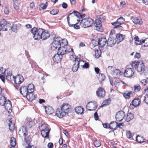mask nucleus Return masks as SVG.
Returning a JSON list of instances; mask_svg holds the SVG:
<instances>
[{"instance_id":"1","label":"nucleus","mask_w":148,"mask_h":148,"mask_svg":"<svg viewBox=\"0 0 148 148\" xmlns=\"http://www.w3.org/2000/svg\"><path fill=\"white\" fill-rule=\"evenodd\" d=\"M71 111V106L68 103H64L62 105L60 109H57L56 115L60 118H62Z\"/></svg>"},{"instance_id":"2","label":"nucleus","mask_w":148,"mask_h":148,"mask_svg":"<svg viewBox=\"0 0 148 148\" xmlns=\"http://www.w3.org/2000/svg\"><path fill=\"white\" fill-rule=\"evenodd\" d=\"M131 66L133 69H134L138 72H143L144 73H145V65L143 63L134 61L132 63Z\"/></svg>"},{"instance_id":"3","label":"nucleus","mask_w":148,"mask_h":148,"mask_svg":"<svg viewBox=\"0 0 148 148\" xmlns=\"http://www.w3.org/2000/svg\"><path fill=\"white\" fill-rule=\"evenodd\" d=\"M93 20L90 18L82 19L80 22V25L82 27L86 28L91 27L93 23Z\"/></svg>"},{"instance_id":"4","label":"nucleus","mask_w":148,"mask_h":148,"mask_svg":"<svg viewBox=\"0 0 148 148\" xmlns=\"http://www.w3.org/2000/svg\"><path fill=\"white\" fill-rule=\"evenodd\" d=\"M31 32L32 34L33 37L35 40L40 39L41 34L42 32V29H37L36 27H34L31 30Z\"/></svg>"},{"instance_id":"5","label":"nucleus","mask_w":148,"mask_h":148,"mask_svg":"<svg viewBox=\"0 0 148 148\" xmlns=\"http://www.w3.org/2000/svg\"><path fill=\"white\" fill-rule=\"evenodd\" d=\"M125 21V19L123 17H120L116 21L111 23L112 25L114 26V28H117L119 30H122L124 27L121 25L123 24Z\"/></svg>"},{"instance_id":"6","label":"nucleus","mask_w":148,"mask_h":148,"mask_svg":"<svg viewBox=\"0 0 148 148\" xmlns=\"http://www.w3.org/2000/svg\"><path fill=\"white\" fill-rule=\"evenodd\" d=\"M60 39V38H57L55 39L51 45V48L52 50H55L60 47L61 45Z\"/></svg>"},{"instance_id":"7","label":"nucleus","mask_w":148,"mask_h":148,"mask_svg":"<svg viewBox=\"0 0 148 148\" xmlns=\"http://www.w3.org/2000/svg\"><path fill=\"white\" fill-rule=\"evenodd\" d=\"M97 107V103L95 101H91L88 103L86 108L88 110L92 111L95 110Z\"/></svg>"},{"instance_id":"8","label":"nucleus","mask_w":148,"mask_h":148,"mask_svg":"<svg viewBox=\"0 0 148 148\" xmlns=\"http://www.w3.org/2000/svg\"><path fill=\"white\" fill-rule=\"evenodd\" d=\"M140 103V99L138 98H135L131 103L129 107L131 109H133L139 106Z\"/></svg>"},{"instance_id":"9","label":"nucleus","mask_w":148,"mask_h":148,"mask_svg":"<svg viewBox=\"0 0 148 148\" xmlns=\"http://www.w3.org/2000/svg\"><path fill=\"white\" fill-rule=\"evenodd\" d=\"M112 32H111L110 37L108 38L107 41L108 46L110 47H112L114 46L116 42V39L114 37H112Z\"/></svg>"},{"instance_id":"10","label":"nucleus","mask_w":148,"mask_h":148,"mask_svg":"<svg viewBox=\"0 0 148 148\" xmlns=\"http://www.w3.org/2000/svg\"><path fill=\"white\" fill-rule=\"evenodd\" d=\"M125 114L124 112L122 110L118 112L116 114V121H120L124 119Z\"/></svg>"},{"instance_id":"11","label":"nucleus","mask_w":148,"mask_h":148,"mask_svg":"<svg viewBox=\"0 0 148 148\" xmlns=\"http://www.w3.org/2000/svg\"><path fill=\"white\" fill-rule=\"evenodd\" d=\"M134 70L131 68L126 69L124 72V75L127 77H132L134 74Z\"/></svg>"},{"instance_id":"12","label":"nucleus","mask_w":148,"mask_h":148,"mask_svg":"<svg viewBox=\"0 0 148 148\" xmlns=\"http://www.w3.org/2000/svg\"><path fill=\"white\" fill-rule=\"evenodd\" d=\"M18 134L20 137H25L27 135V129L26 127L24 126H22L19 129L18 132Z\"/></svg>"},{"instance_id":"13","label":"nucleus","mask_w":148,"mask_h":148,"mask_svg":"<svg viewBox=\"0 0 148 148\" xmlns=\"http://www.w3.org/2000/svg\"><path fill=\"white\" fill-rule=\"evenodd\" d=\"M95 21V23L94 24V29L99 31L102 32L103 30V28L102 27L100 20L99 19H96Z\"/></svg>"},{"instance_id":"14","label":"nucleus","mask_w":148,"mask_h":148,"mask_svg":"<svg viewBox=\"0 0 148 148\" xmlns=\"http://www.w3.org/2000/svg\"><path fill=\"white\" fill-rule=\"evenodd\" d=\"M0 24L2 28L3 31H7L9 27L8 25L7 24V21L5 19H3L0 21Z\"/></svg>"},{"instance_id":"15","label":"nucleus","mask_w":148,"mask_h":148,"mask_svg":"<svg viewBox=\"0 0 148 148\" xmlns=\"http://www.w3.org/2000/svg\"><path fill=\"white\" fill-rule=\"evenodd\" d=\"M96 95L100 97H103L105 95V91L103 88L101 87L99 88L96 92Z\"/></svg>"},{"instance_id":"16","label":"nucleus","mask_w":148,"mask_h":148,"mask_svg":"<svg viewBox=\"0 0 148 148\" xmlns=\"http://www.w3.org/2000/svg\"><path fill=\"white\" fill-rule=\"evenodd\" d=\"M14 79L15 83L18 84H21L24 80L23 76L21 75H17Z\"/></svg>"},{"instance_id":"17","label":"nucleus","mask_w":148,"mask_h":148,"mask_svg":"<svg viewBox=\"0 0 148 148\" xmlns=\"http://www.w3.org/2000/svg\"><path fill=\"white\" fill-rule=\"evenodd\" d=\"M98 45L100 47H103L106 43L107 40L104 37L99 38L97 42Z\"/></svg>"},{"instance_id":"18","label":"nucleus","mask_w":148,"mask_h":148,"mask_svg":"<svg viewBox=\"0 0 148 148\" xmlns=\"http://www.w3.org/2000/svg\"><path fill=\"white\" fill-rule=\"evenodd\" d=\"M131 19L133 22L135 24L139 25L142 24V21L140 18L139 17L132 16L131 17Z\"/></svg>"},{"instance_id":"19","label":"nucleus","mask_w":148,"mask_h":148,"mask_svg":"<svg viewBox=\"0 0 148 148\" xmlns=\"http://www.w3.org/2000/svg\"><path fill=\"white\" fill-rule=\"evenodd\" d=\"M10 117L11 116H10L8 117V123L9 130H10L12 131L14 130L15 128V126L14 124L12 122V118H10Z\"/></svg>"},{"instance_id":"20","label":"nucleus","mask_w":148,"mask_h":148,"mask_svg":"<svg viewBox=\"0 0 148 148\" xmlns=\"http://www.w3.org/2000/svg\"><path fill=\"white\" fill-rule=\"evenodd\" d=\"M3 105L5 109L9 113L11 112V108H12V104L10 101L9 100L6 101Z\"/></svg>"},{"instance_id":"21","label":"nucleus","mask_w":148,"mask_h":148,"mask_svg":"<svg viewBox=\"0 0 148 148\" xmlns=\"http://www.w3.org/2000/svg\"><path fill=\"white\" fill-rule=\"evenodd\" d=\"M42 32L40 36L41 37H40V39L45 40L49 37V33L47 32H46L45 29H42Z\"/></svg>"},{"instance_id":"22","label":"nucleus","mask_w":148,"mask_h":148,"mask_svg":"<svg viewBox=\"0 0 148 148\" xmlns=\"http://www.w3.org/2000/svg\"><path fill=\"white\" fill-rule=\"evenodd\" d=\"M26 86H23L20 88V92L24 97H25L29 92Z\"/></svg>"},{"instance_id":"23","label":"nucleus","mask_w":148,"mask_h":148,"mask_svg":"<svg viewBox=\"0 0 148 148\" xmlns=\"http://www.w3.org/2000/svg\"><path fill=\"white\" fill-rule=\"evenodd\" d=\"M62 58V56L57 53L53 57V60L55 62L58 63L60 62Z\"/></svg>"},{"instance_id":"24","label":"nucleus","mask_w":148,"mask_h":148,"mask_svg":"<svg viewBox=\"0 0 148 148\" xmlns=\"http://www.w3.org/2000/svg\"><path fill=\"white\" fill-rule=\"evenodd\" d=\"M67 49L64 47H60L58 49L57 53L62 56L66 53Z\"/></svg>"},{"instance_id":"25","label":"nucleus","mask_w":148,"mask_h":148,"mask_svg":"<svg viewBox=\"0 0 148 148\" xmlns=\"http://www.w3.org/2000/svg\"><path fill=\"white\" fill-rule=\"evenodd\" d=\"M125 37V36L120 34H119L116 35V40L117 43L122 41Z\"/></svg>"},{"instance_id":"26","label":"nucleus","mask_w":148,"mask_h":148,"mask_svg":"<svg viewBox=\"0 0 148 148\" xmlns=\"http://www.w3.org/2000/svg\"><path fill=\"white\" fill-rule=\"evenodd\" d=\"M134 118V114L131 113H128L126 116L124 117V119L127 122H129Z\"/></svg>"},{"instance_id":"27","label":"nucleus","mask_w":148,"mask_h":148,"mask_svg":"<svg viewBox=\"0 0 148 148\" xmlns=\"http://www.w3.org/2000/svg\"><path fill=\"white\" fill-rule=\"evenodd\" d=\"M25 96L26 97L27 99L29 101H32L35 99V97L34 95L33 92H30L29 91Z\"/></svg>"},{"instance_id":"28","label":"nucleus","mask_w":148,"mask_h":148,"mask_svg":"<svg viewBox=\"0 0 148 148\" xmlns=\"http://www.w3.org/2000/svg\"><path fill=\"white\" fill-rule=\"evenodd\" d=\"M117 124L115 121L111 122L109 125V127L112 130H115L117 128Z\"/></svg>"},{"instance_id":"29","label":"nucleus","mask_w":148,"mask_h":148,"mask_svg":"<svg viewBox=\"0 0 148 148\" xmlns=\"http://www.w3.org/2000/svg\"><path fill=\"white\" fill-rule=\"evenodd\" d=\"M45 111L47 114H52L54 112V109L51 107H47L45 106Z\"/></svg>"},{"instance_id":"30","label":"nucleus","mask_w":148,"mask_h":148,"mask_svg":"<svg viewBox=\"0 0 148 148\" xmlns=\"http://www.w3.org/2000/svg\"><path fill=\"white\" fill-rule=\"evenodd\" d=\"M75 111L78 114H82L84 112V108L81 106H78L75 108Z\"/></svg>"},{"instance_id":"31","label":"nucleus","mask_w":148,"mask_h":148,"mask_svg":"<svg viewBox=\"0 0 148 148\" xmlns=\"http://www.w3.org/2000/svg\"><path fill=\"white\" fill-rule=\"evenodd\" d=\"M121 72L120 70L118 69H116L114 70V73L113 74V76L115 78H119V76L120 73Z\"/></svg>"},{"instance_id":"32","label":"nucleus","mask_w":148,"mask_h":148,"mask_svg":"<svg viewBox=\"0 0 148 148\" xmlns=\"http://www.w3.org/2000/svg\"><path fill=\"white\" fill-rule=\"evenodd\" d=\"M50 131L49 130H43L41 131V134L42 137L46 138L48 136L49 132Z\"/></svg>"},{"instance_id":"33","label":"nucleus","mask_w":148,"mask_h":148,"mask_svg":"<svg viewBox=\"0 0 148 148\" xmlns=\"http://www.w3.org/2000/svg\"><path fill=\"white\" fill-rule=\"evenodd\" d=\"M10 143L12 147L10 148H14V147L16 145V140L15 138L13 137L11 138Z\"/></svg>"},{"instance_id":"34","label":"nucleus","mask_w":148,"mask_h":148,"mask_svg":"<svg viewBox=\"0 0 148 148\" xmlns=\"http://www.w3.org/2000/svg\"><path fill=\"white\" fill-rule=\"evenodd\" d=\"M79 59L78 58H75V61L77 62L79 67L80 66L83 68L85 62L84 61L82 60H79Z\"/></svg>"},{"instance_id":"35","label":"nucleus","mask_w":148,"mask_h":148,"mask_svg":"<svg viewBox=\"0 0 148 148\" xmlns=\"http://www.w3.org/2000/svg\"><path fill=\"white\" fill-rule=\"evenodd\" d=\"M105 78L106 77L103 74L100 73L99 74L98 78L100 83H102L104 81Z\"/></svg>"},{"instance_id":"36","label":"nucleus","mask_w":148,"mask_h":148,"mask_svg":"<svg viewBox=\"0 0 148 148\" xmlns=\"http://www.w3.org/2000/svg\"><path fill=\"white\" fill-rule=\"evenodd\" d=\"M136 140L139 143H143L145 141V139L143 137L138 135L136 137Z\"/></svg>"},{"instance_id":"37","label":"nucleus","mask_w":148,"mask_h":148,"mask_svg":"<svg viewBox=\"0 0 148 148\" xmlns=\"http://www.w3.org/2000/svg\"><path fill=\"white\" fill-rule=\"evenodd\" d=\"M71 14H73L74 15L78 17H80L82 18H83L82 16H81V14L79 12L76 11H73V12L70 13V14H69L68 16L69 17V16Z\"/></svg>"},{"instance_id":"38","label":"nucleus","mask_w":148,"mask_h":148,"mask_svg":"<svg viewBox=\"0 0 148 148\" xmlns=\"http://www.w3.org/2000/svg\"><path fill=\"white\" fill-rule=\"evenodd\" d=\"M28 91L30 92H33L34 90V87L33 84H29L28 87H27Z\"/></svg>"},{"instance_id":"39","label":"nucleus","mask_w":148,"mask_h":148,"mask_svg":"<svg viewBox=\"0 0 148 148\" xmlns=\"http://www.w3.org/2000/svg\"><path fill=\"white\" fill-rule=\"evenodd\" d=\"M39 128L41 131L49 130V127H47V125L46 124H42L40 126H39Z\"/></svg>"},{"instance_id":"40","label":"nucleus","mask_w":148,"mask_h":148,"mask_svg":"<svg viewBox=\"0 0 148 148\" xmlns=\"http://www.w3.org/2000/svg\"><path fill=\"white\" fill-rule=\"evenodd\" d=\"M6 77L7 79L10 81L12 80L13 79H14V78L11 73H7V75H6Z\"/></svg>"},{"instance_id":"41","label":"nucleus","mask_w":148,"mask_h":148,"mask_svg":"<svg viewBox=\"0 0 148 148\" xmlns=\"http://www.w3.org/2000/svg\"><path fill=\"white\" fill-rule=\"evenodd\" d=\"M6 101L5 97L0 95V105L3 106Z\"/></svg>"},{"instance_id":"42","label":"nucleus","mask_w":148,"mask_h":148,"mask_svg":"<svg viewBox=\"0 0 148 148\" xmlns=\"http://www.w3.org/2000/svg\"><path fill=\"white\" fill-rule=\"evenodd\" d=\"M134 39L135 40V43L136 45H140L143 43L141 40H139V38L138 36L135 37Z\"/></svg>"},{"instance_id":"43","label":"nucleus","mask_w":148,"mask_h":148,"mask_svg":"<svg viewBox=\"0 0 148 148\" xmlns=\"http://www.w3.org/2000/svg\"><path fill=\"white\" fill-rule=\"evenodd\" d=\"M79 66L77 64V62H75V63L73 65L72 67V70L73 72H75L78 70Z\"/></svg>"},{"instance_id":"44","label":"nucleus","mask_w":148,"mask_h":148,"mask_svg":"<svg viewBox=\"0 0 148 148\" xmlns=\"http://www.w3.org/2000/svg\"><path fill=\"white\" fill-rule=\"evenodd\" d=\"M34 122L33 121H31L27 122L26 125L28 128H30L34 126Z\"/></svg>"},{"instance_id":"45","label":"nucleus","mask_w":148,"mask_h":148,"mask_svg":"<svg viewBox=\"0 0 148 148\" xmlns=\"http://www.w3.org/2000/svg\"><path fill=\"white\" fill-rule=\"evenodd\" d=\"M101 53V51L100 50H96L95 51V56L96 58H99L100 56Z\"/></svg>"},{"instance_id":"46","label":"nucleus","mask_w":148,"mask_h":148,"mask_svg":"<svg viewBox=\"0 0 148 148\" xmlns=\"http://www.w3.org/2000/svg\"><path fill=\"white\" fill-rule=\"evenodd\" d=\"M110 99L105 100L103 102L102 105H101V107H103L104 106L108 105L110 103Z\"/></svg>"},{"instance_id":"47","label":"nucleus","mask_w":148,"mask_h":148,"mask_svg":"<svg viewBox=\"0 0 148 148\" xmlns=\"http://www.w3.org/2000/svg\"><path fill=\"white\" fill-rule=\"evenodd\" d=\"M68 44L67 40L66 39H63L61 40L60 46L64 47L66 45Z\"/></svg>"},{"instance_id":"48","label":"nucleus","mask_w":148,"mask_h":148,"mask_svg":"<svg viewBox=\"0 0 148 148\" xmlns=\"http://www.w3.org/2000/svg\"><path fill=\"white\" fill-rule=\"evenodd\" d=\"M134 89L135 92H139L141 89V87L140 85L137 84L134 85Z\"/></svg>"},{"instance_id":"49","label":"nucleus","mask_w":148,"mask_h":148,"mask_svg":"<svg viewBox=\"0 0 148 148\" xmlns=\"http://www.w3.org/2000/svg\"><path fill=\"white\" fill-rule=\"evenodd\" d=\"M132 92L130 91L129 92H126L123 94V96L127 99H129L130 97V95L132 94Z\"/></svg>"},{"instance_id":"50","label":"nucleus","mask_w":148,"mask_h":148,"mask_svg":"<svg viewBox=\"0 0 148 148\" xmlns=\"http://www.w3.org/2000/svg\"><path fill=\"white\" fill-rule=\"evenodd\" d=\"M11 29L13 32H17L18 30L17 25L15 24H13L11 27Z\"/></svg>"},{"instance_id":"51","label":"nucleus","mask_w":148,"mask_h":148,"mask_svg":"<svg viewBox=\"0 0 148 148\" xmlns=\"http://www.w3.org/2000/svg\"><path fill=\"white\" fill-rule=\"evenodd\" d=\"M59 12V10L57 9H54L50 11L51 14L54 15L57 14Z\"/></svg>"},{"instance_id":"52","label":"nucleus","mask_w":148,"mask_h":148,"mask_svg":"<svg viewBox=\"0 0 148 148\" xmlns=\"http://www.w3.org/2000/svg\"><path fill=\"white\" fill-rule=\"evenodd\" d=\"M142 42L145 43L144 46L148 47V38H146L145 40H142Z\"/></svg>"},{"instance_id":"53","label":"nucleus","mask_w":148,"mask_h":148,"mask_svg":"<svg viewBox=\"0 0 148 148\" xmlns=\"http://www.w3.org/2000/svg\"><path fill=\"white\" fill-rule=\"evenodd\" d=\"M47 3L46 2L45 4L44 3H41L40 5V7L42 9H45L46 8L47 5L46 4Z\"/></svg>"},{"instance_id":"54","label":"nucleus","mask_w":148,"mask_h":148,"mask_svg":"<svg viewBox=\"0 0 148 148\" xmlns=\"http://www.w3.org/2000/svg\"><path fill=\"white\" fill-rule=\"evenodd\" d=\"M148 81L147 80L145 79H142L140 81V83L143 85H145L147 83Z\"/></svg>"},{"instance_id":"55","label":"nucleus","mask_w":148,"mask_h":148,"mask_svg":"<svg viewBox=\"0 0 148 148\" xmlns=\"http://www.w3.org/2000/svg\"><path fill=\"white\" fill-rule=\"evenodd\" d=\"M94 145L96 147H99L101 145L100 142L99 141H95L94 143Z\"/></svg>"},{"instance_id":"56","label":"nucleus","mask_w":148,"mask_h":148,"mask_svg":"<svg viewBox=\"0 0 148 148\" xmlns=\"http://www.w3.org/2000/svg\"><path fill=\"white\" fill-rule=\"evenodd\" d=\"M126 136L128 138H130L131 137L132 135L130 131H127L126 132Z\"/></svg>"},{"instance_id":"57","label":"nucleus","mask_w":148,"mask_h":148,"mask_svg":"<svg viewBox=\"0 0 148 148\" xmlns=\"http://www.w3.org/2000/svg\"><path fill=\"white\" fill-rule=\"evenodd\" d=\"M144 101L147 104L148 103V94L146 95L144 97Z\"/></svg>"},{"instance_id":"58","label":"nucleus","mask_w":148,"mask_h":148,"mask_svg":"<svg viewBox=\"0 0 148 148\" xmlns=\"http://www.w3.org/2000/svg\"><path fill=\"white\" fill-rule=\"evenodd\" d=\"M67 19L68 23L69 24V26L70 27H74V24H70V23L69 22V19H70L69 17V16H67Z\"/></svg>"},{"instance_id":"59","label":"nucleus","mask_w":148,"mask_h":148,"mask_svg":"<svg viewBox=\"0 0 148 148\" xmlns=\"http://www.w3.org/2000/svg\"><path fill=\"white\" fill-rule=\"evenodd\" d=\"M74 28L75 29H78L80 28V26L78 25L77 23H76L74 25Z\"/></svg>"},{"instance_id":"60","label":"nucleus","mask_w":148,"mask_h":148,"mask_svg":"<svg viewBox=\"0 0 148 148\" xmlns=\"http://www.w3.org/2000/svg\"><path fill=\"white\" fill-rule=\"evenodd\" d=\"M140 57V54L139 53L136 52L135 55L134 56V57L137 58H139Z\"/></svg>"},{"instance_id":"61","label":"nucleus","mask_w":148,"mask_h":148,"mask_svg":"<svg viewBox=\"0 0 148 148\" xmlns=\"http://www.w3.org/2000/svg\"><path fill=\"white\" fill-rule=\"evenodd\" d=\"M89 64L88 63L85 62L84 65L83 66V68H88L89 67Z\"/></svg>"},{"instance_id":"62","label":"nucleus","mask_w":148,"mask_h":148,"mask_svg":"<svg viewBox=\"0 0 148 148\" xmlns=\"http://www.w3.org/2000/svg\"><path fill=\"white\" fill-rule=\"evenodd\" d=\"M94 116L95 117V119L96 120H97L98 119V116L97 113V112H96L94 114Z\"/></svg>"},{"instance_id":"63","label":"nucleus","mask_w":148,"mask_h":148,"mask_svg":"<svg viewBox=\"0 0 148 148\" xmlns=\"http://www.w3.org/2000/svg\"><path fill=\"white\" fill-rule=\"evenodd\" d=\"M123 126V123H119V124H117V127H119V128H122Z\"/></svg>"},{"instance_id":"64","label":"nucleus","mask_w":148,"mask_h":148,"mask_svg":"<svg viewBox=\"0 0 148 148\" xmlns=\"http://www.w3.org/2000/svg\"><path fill=\"white\" fill-rule=\"evenodd\" d=\"M4 12L6 14H8L9 13V10L8 8H5L4 9Z\"/></svg>"}]
</instances>
